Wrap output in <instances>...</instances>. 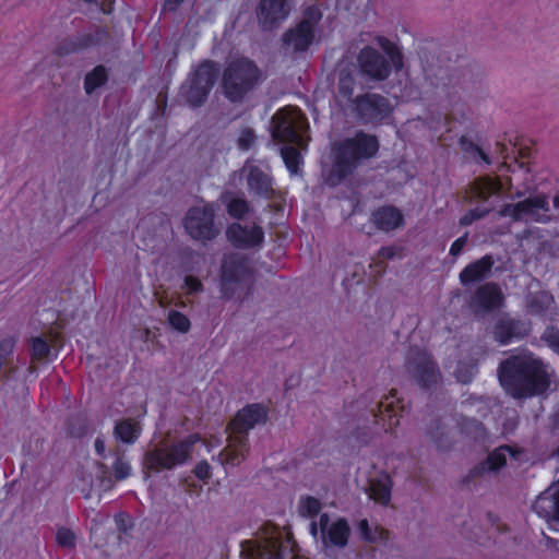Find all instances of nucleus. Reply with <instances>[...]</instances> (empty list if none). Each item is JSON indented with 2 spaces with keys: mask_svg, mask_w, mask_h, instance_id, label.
Listing matches in <instances>:
<instances>
[{
  "mask_svg": "<svg viewBox=\"0 0 559 559\" xmlns=\"http://www.w3.org/2000/svg\"><path fill=\"white\" fill-rule=\"evenodd\" d=\"M498 379L504 391L514 399L545 394L554 370L532 353L511 355L499 364Z\"/></svg>",
  "mask_w": 559,
  "mask_h": 559,
  "instance_id": "obj_1",
  "label": "nucleus"
},
{
  "mask_svg": "<svg viewBox=\"0 0 559 559\" xmlns=\"http://www.w3.org/2000/svg\"><path fill=\"white\" fill-rule=\"evenodd\" d=\"M267 418V408L259 403L249 404L238 411L226 428L227 444L219 452L217 460L223 465H240L250 452L248 432L255 426L264 425Z\"/></svg>",
  "mask_w": 559,
  "mask_h": 559,
  "instance_id": "obj_2",
  "label": "nucleus"
},
{
  "mask_svg": "<svg viewBox=\"0 0 559 559\" xmlns=\"http://www.w3.org/2000/svg\"><path fill=\"white\" fill-rule=\"evenodd\" d=\"M378 151L377 136L364 131L338 142L334 147V162L328 176V183L332 187L340 185L354 174L361 162L372 158Z\"/></svg>",
  "mask_w": 559,
  "mask_h": 559,
  "instance_id": "obj_3",
  "label": "nucleus"
},
{
  "mask_svg": "<svg viewBox=\"0 0 559 559\" xmlns=\"http://www.w3.org/2000/svg\"><path fill=\"white\" fill-rule=\"evenodd\" d=\"M253 286L249 260L243 254H225L221 265L219 292L225 299L246 300Z\"/></svg>",
  "mask_w": 559,
  "mask_h": 559,
  "instance_id": "obj_4",
  "label": "nucleus"
},
{
  "mask_svg": "<svg viewBox=\"0 0 559 559\" xmlns=\"http://www.w3.org/2000/svg\"><path fill=\"white\" fill-rule=\"evenodd\" d=\"M200 441L199 435H190L187 438L167 444L160 442L148 449L143 459V466L152 472L159 473L165 469H174L186 464L192 453V449Z\"/></svg>",
  "mask_w": 559,
  "mask_h": 559,
  "instance_id": "obj_5",
  "label": "nucleus"
},
{
  "mask_svg": "<svg viewBox=\"0 0 559 559\" xmlns=\"http://www.w3.org/2000/svg\"><path fill=\"white\" fill-rule=\"evenodd\" d=\"M200 441L199 435H190L187 438L167 444L160 442L148 449L143 459V466L152 472L159 473L165 469H174L186 464L192 453V449Z\"/></svg>",
  "mask_w": 559,
  "mask_h": 559,
  "instance_id": "obj_6",
  "label": "nucleus"
},
{
  "mask_svg": "<svg viewBox=\"0 0 559 559\" xmlns=\"http://www.w3.org/2000/svg\"><path fill=\"white\" fill-rule=\"evenodd\" d=\"M308 128L307 118L297 107H284L271 120L272 138L282 143L295 144L300 150L307 146Z\"/></svg>",
  "mask_w": 559,
  "mask_h": 559,
  "instance_id": "obj_7",
  "label": "nucleus"
},
{
  "mask_svg": "<svg viewBox=\"0 0 559 559\" xmlns=\"http://www.w3.org/2000/svg\"><path fill=\"white\" fill-rule=\"evenodd\" d=\"M259 79L260 71L251 60L236 59L223 73V93L230 102H240L258 84Z\"/></svg>",
  "mask_w": 559,
  "mask_h": 559,
  "instance_id": "obj_8",
  "label": "nucleus"
},
{
  "mask_svg": "<svg viewBox=\"0 0 559 559\" xmlns=\"http://www.w3.org/2000/svg\"><path fill=\"white\" fill-rule=\"evenodd\" d=\"M502 192V182L498 177L479 176L469 183L467 195L471 202L480 203L467 211L461 218V226H469L474 222L484 218L495 209L491 198H499Z\"/></svg>",
  "mask_w": 559,
  "mask_h": 559,
  "instance_id": "obj_9",
  "label": "nucleus"
},
{
  "mask_svg": "<svg viewBox=\"0 0 559 559\" xmlns=\"http://www.w3.org/2000/svg\"><path fill=\"white\" fill-rule=\"evenodd\" d=\"M386 43L384 49L389 57L370 46L364 47L357 56L359 72L369 81H384L390 76L392 66L395 68L402 66L401 52L391 43Z\"/></svg>",
  "mask_w": 559,
  "mask_h": 559,
  "instance_id": "obj_10",
  "label": "nucleus"
},
{
  "mask_svg": "<svg viewBox=\"0 0 559 559\" xmlns=\"http://www.w3.org/2000/svg\"><path fill=\"white\" fill-rule=\"evenodd\" d=\"M218 78L215 62L205 60L191 71L180 86V96L191 106H202Z\"/></svg>",
  "mask_w": 559,
  "mask_h": 559,
  "instance_id": "obj_11",
  "label": "nucleus"
},
{
  "mask_svg": "<svg viewBox=\"0 0 559 559\" xmlns=\"http://www.w3.org/2000/svg\"><path fill=\"white\" fill-rule=\"evenodd\" d=\"M321 19L322 12L317 5L307 7L300 22L282 35L285 53L295 55L307 51L314 40L316 28Z\"/></svg>",
  "mask_w": 559,
  "mask_h": 559,
  "instance_id": "obj_12",
  "label": "nucleus"
},
{
  "mask_svg": "<svg viewBox=\"0 0 559 559\" xmlns=\"http://www.w3.org/2000/svg\"><path fill=\"white\" fill-rule=\"evenodd\" d=\"M352 110L361 124L378 126L393 112L390 99L378 93H365L352 99Z\"/></svg>",
  "mask_w": 559,
  "mask_h": 559,
  "instance_id": "obj_13",
  "label": "nucleus"
},
{
  "mask_svg": "<svg viewBox=\"0 0 559 559\" xmlns=\"http://www.w3.org/2000/svg\"><path fill=\"white\" fill-rule=\"evenodd\" d=\"M548 198L537 194L518 203L503 205L498 212L500 217H510L514 222L548 223L550 221Z\"/></svg>",
  "mask_w": 559,
  "mask_h": 559,
  "instance_id": "obj_14",
  "label": "nucleus"
},
{
  "mask_svg": "<svg viewBox=\"0 0 559 559\" xmlns=\"http://www.w3.org/2000/svg\"><path fill=\"white\" fill-rule=\"evenodd\" d=\"M215 211L212 204L193 206L188 210L183 226L189 236L197 240H212L219 230L214 224Z\"/></svg>",
  "mask_w": 559,
  "mask_h": 559,
  "instance_id": "obj_15",
  "label": "nucleus"
},
{
  "mask_svg": "<svg viewBox=\"0 0 559 559\" xmlns=\"http://www.w3.org/2000/svg\"><path fill=\"white\" fill-rule=\"evenodd\" d=\"M406 368L417 384L425 389L436 385L440 377L438 366L431 356L423 350L411 353Z\"/></svg>",
  "mask_w": 559,
  "mask_h": 559,
  "instance_id": "obj_16",
  "label": "nucleus"
},
{
  "mask_svg": "<svg viewBox=\"0 0 559 559\" xmlns=\"http://www.w3.org/2000/svg\"><path fill=\"white\" fill-rule=\"evenodd\" d=\"M283 547L282 536L272 534L245 542L242 552H246L249 559H283Z\"/></svg>",
  "mask_w": 559,
  "mask_h": 559,
  "instance_id": "obj_17",
  "label": "nucleus"
},
{
  "mask_svg": "<svg viewBox=\"0 0 559 559\" xmlns=\"http://www.w3.org/2000/svg\"><path fill=\"white\" fill-rule=\"evenodd\" d=\"M289 12V0H261L257 16L262 29L272 31L288 17Z\"/></svg>",
  "mask_w": 559,
  "mask_h": 559,
  "instance_id": "obj_18",
  "label": "nucleus"
},
{
  "mask_svg": "<svg viewBox=\"0 0 559 559\" xmlns=\"http://www.w3.org/2000/svg\"><path fill=\"white\" fill-rule=\"evenodd\" d=\"M228 240L236 248L250 249L260 246L264 240V231L259 225L231 224L226 231Z\"/></svg>",
  "mask_w": 559,
  "mask_h": 559,
  "instance_id": "obj_19",
  "label": "nucleus"
},
{
  "mask_svg": "<svg viewBox=\"0 0 559 559\" xmlns=\"http://www.w3.org/2000/svg\"><path fill=\"white\" fill-rule=\"evenodd\" d=\"M329 515L323 513L320 515L319 526L322 533V540L325 546L331 545L343 548L347 545L349 537V526L345 519H338L329 526Z\"/></svg>",
  "mask_w": 559,
  "mask_h": 559,
  "instance_id": "obj_20",
  "label": "nucleus"
},
{
  "mask_svg": "<svg viewBox=\"0 0 559 559\" xmlns=\"http://www.w3.org/2000/svg\"><path fill=\"white\" fill-rule=\"evenodd\" d=\"M503 296L500 287L496 283H486L480 285L473 294L471 307L475 311L488 312L499 308Z\"/></svg>",
  "mask_w": 559,
  "mask_h": 559,
  "instance_id": "obj_21",
  "label": "nucleus"
},
{
  "mask_svg": "<svg viewBox=\"0 0 559 559\" xmlns=\"http://www.w3.org/2000/svg\"><path fill=\"white\" fill-rule=\"evenodd\" d=\"M493 264L495 259L491 254H486L480 259L471 262L459 274L461 285L467 287L488 278L491 274Z\"/></svg>",
  "mask_w": 559,
  "mask_h": 559,
  "instance_id": "obj_22",
  "label": "nucleus"
},
{
  "mask_svg": "<svg viewBox=\"0 0 559 559\" xmlns=\"http://www.w3.org/2000/svg\"><path fill=\"white\" fill-rule=\"evenodd\" d=\"M527 333L528 326L525 322L510 317L499 319L493 330L495 340L503 345L523 338Z\"/></svg>",
  "mask_w": 559,
  "mask_h": 559,
  "instance_id": "obj_23",
  "label": "nucleus"
},
{
  "mask_svg": "<svg viewBox=\"0 0 559 559\" xmlns=\"http://www.w3.org/2000/svg\"><path fill=\"white\" fill-rule=\"evenodd\" d=\"M242 171L246 174L247 186L250 192L265 199L273 194L272 178L258 166H245Z\"/></svg>",
  "mask_w": 559,
  "mask_h": 559,
  "instance_id": "obj_24",
  "label": "nucleus"
},
{
  "mask_svg": "<svg viewBox=\"0 0 559 559\" xmlns=\"http://www.w3.org/2000/svg\"><path fill=\"white\" fill-rule=\"evenodd\" d=\"M533 510L546 521H559V488L542 492L533 504Z\"/></svg>",
  "mask_w": 559,
  "mask_h": 559,
  "instance_id": "obj_25",
  "label": "nucleus"
},
{
  "mask_svg": "<svg viewBox=\"0 0 559 559\" xmlns=\"http://www.w3.org/2000/svg\"><path fill=\"white\" fill-rule=\"evenodd\" d=\"M372 222L382 231H392L404 226L402 212L393 206L385 205L372 213Z\"/></svg>",
  "mask_w": 559,
  "mask_h": 559,
  "instance_id": "obj_26",
  "label": "nucleus"
},
{
  "mask_svg": "<svg viewBox=\"0 0 559 559\" xmlns=\"http://www.w3.org/2000/svg\"><path fill=\"white\" fill-rule=\"evenodd\" d=\"M393 481L389 474L381 473L374 478L369 479L366 492L369 498L377 503L386 507L391 501Z\"/></svg>",
  "mask_w": 559,
  "mask_h": 559,
  "instance_id": "obj_27",
  "label": "nucleus"
},
{
  "mask_svg": "<svg viewBox=\"0 0 559 559\" xmlns=\"http://www.w3.org/2000/svg\"><path fill=\"white\" fill-rule=\"evenodd\" d=\"M427 436L438 450H449L453 443V437L448 425L440 418L433 419L427 428Z\"/></svg>",
  "mask_w": 559,
  "mask_h": 559,
  "instance_id": "obj_28",
  "label": "nucleus"
},
{
  "mask_svg": "<svg viewBox=\"0 0 559 559\" xmlns=\"http://www.w3.org/2000/svg\"><path fill=\"white\" fill-rule=\"evenodd\" d=\"M142 427L132 418L118 420L114 428V437L127 444H133L140 437Z\"/></svg>",
  "mask_w": 559,
  "mask_h": 559,
  "instance_id": "obj_29",
  "label": "nucleus"
},
{
  "mask_svg": "<svg viewBox=\"0 0 559 559\" xmlns=\"http://www.w3.org/2000/svg\"><path fill=\"white\" fill-rule=\"evenodd\" d=\"M93 43L91 35H78L62 39L56 47L55 52L58 56H68L87 48Z\"/></svg>",
  "mask_w": 559,
  "mask_h": 559,
  "instance_id": "obj_30",
  "label": "nucleus"
},
{
  "mask_svg": "<svg viewBox=\"0 0 559 559\" xmlns=\"http://www.w3.org/2000/svg\"><path fill=\"white\" fill-rule=\"evenodd\" d=\"M369 413L377 424L379 423L378 418L381 417V420H383L382 427L385 431L399 425V419L393 420L395 414H393L392 403L376 402L369 406Z\"/></svg>",
  "mask_w": 559,
  "mask_h": 559,
  "instance_id": "obj_31",
  "label": "nucleus"
},
{
  "mask_svg": "<svg viewBox=\"0 0 559 559\" xmlns=\"http://www.w3.org/2000/svg\"><path fill=\"white\" fill-rule=\"evenodd\" d=\"M516 454L518 452L511 447L501 445L488 454L483 467L490 472H497L507 464L508 457H515Z\"/></svg>",
  "mask_w": 559,
  "mask_h": 559,
  "instance_id": "obj_32",
  "label": "nucleus"
},
{
  "mask_svg": "<svg viewBox=\"0 0 559 559\" xmlns=\"http://www.w3.org/2000/svg\"><path fill=\"white\" fill-rule=\"evenodd\" d=\"M222 202L226 205L227 213L234 218H242L249 212V203L234 192L226 191L222 194Z\"/></svg>",
  "mask_w": 559,
  "mask_h": 559,
  "instance_id": "obj_33",
  "label": "nucleus"
},
{
  "mask_svg": "<svg viewBox=\"0 0 559 559\" xmlns=\"http://www.w3.org/2000/svg\"><path fill=\"white\" fill-rule=\"evenodd\" d=\"M552 304L554 297L547 292L530 294L526 299L527 311L535 316L545 313Z\"/></svg>",
  "mask_w": 559,
  "mask_h": 559,
  "instance_id": "obj_34",
  "label": "nucleus"
},
{
  "mask_svg": "<svg viewBox=\"0 0 559 559\" xmlns=\"http://www.w3.org/2000/svg\"><path fill=\"white\" fill-rule=\"evenodd\" d=\"M108 81V71L106 67L99 64L86 73L84 78V90L87 95L93 94L98 87L105 85Z\"/></svg>",
  "mask_w": 559,
  "mask_h": 559,
  "instance_id": "obj_35",
  "label": "nucleus"
},
{
  "mask_svg": "<svg viewBox=\"0 0 559 559\" xmlns=\"http://www.w3.org/2000/svg\"><path fill=\"white\" fill-rule=\"evenodd\" d=\"M423 71L426 80L435 87H445L448 82V71L441 66H433L428 61L423 62Z\"/></svg>",
  "mask_w": 559,
  "mask_h": 559,
  "instance_id": "obj_36",
  "label": "nucleus"
},
{
  "mask_svg": "<svg viewBox=\"0 0 559 559\" xmlns=\"http://www.w3.org/2000/svg\"><path fill=\"white\" fill-rule=\"evenodd\" d=\"M356 85L355 72L352 68L341 69L338 74L337 90L341 96L352 99Z\"/></svg>",
  "mask_w": 559,
  "mask_h": 559,
  "instance_id": "obj_37",
  "label": "nucleus"
},
{
  "mask_svg": "<svg viewBox=\"0 0 559 559\" xmlns=\"http://www.w3.org/2000/svg\"><path fill=\"white\" fill-rule=\"evenodd\" d=\"M281 155L292 174H297L299 170V164L301 162V155L297 147L293 145H285L281 148Z\"/></svg>",
  "mask_w": 559,
  "mask_h": 559,
  "instance_id": "obj_38",
  "label": "nucleus"
},
{
  "mask_svg": "<svg viewBox=\"0 0 559 559\" xmlns=\"http://www.w3.org/2000/svg\"><path fill=\"white\" fill-rule=\"evenodd\" d=\"M460 147L464 153L471 154L474 159L477 157L480 158L485 164L490 165L491 160L489 156L473 141L469 139L462 136L460 139Z\"/></svg>",
  "mask_w": 559,
  "mask_h": 559,
  "instance_id": "obj_39",
  "label": "nucleus"
},
{
  "mask_svg": "<svg viewBox=\"0 0 559 559\" xmlns=\"http://www.w3.org/2000/svg\"><path fill=\"white\" fill-rule=\"evenodd\" d=\"M167 321L174 330L180 333H187L191 326L188 317L177 310H170L168 312Z\"/></svg>",
  "mask_w": 559,
  "mask_h": 559,
  "instance_id": "obj_40",
  "label": "nucleus"
},
{
  "mask_svg": "<svg viewBox=\"0 0 559 559\" xmlns=\"http://www.w3.org/2000/svg\"><path fill=\"white\" fill-rule=\"evenodd\" d=\"M359 532L361 534V537L369 543H377L381 539H383L385 531L376 526L374 528H371L369 526V523L366 519L361 520L359 522Z\"/></svg>",
  "mask_w": 559,
  "mask_h": 559,
  "instance_id": "obj_41",
  "label": "nucleus"
},
{
  "mask_svg": "<svg viewBox=\"0 0 559 559\" xmlns=\"http://www.w3.org/2000/svg\"><path fill=\"white\" fill-rule=\"evenodd\" d=\"M321 510V502L313 497H306L300 500L299 513L302 516L312 518Z\"/></svg>",
  "mask_w": 559,
  "mask_h": 559,
  "instance_id": "obj_42",
  "label": "nucleus"
},
{
  "mask_svg": "<svg viewBox=\"0 0 559 559\" xmlns=\"http://www.w3.org/2000/svg\"><path fill=\"white\" fill-rule=\"evenodd\" d=\"M115 455L116 461L112 465L115 478L117 480H123L129 477L131 473V466L127 461L123 460V455L119 450L115 452Z\"/></svg>",
  "mask_w": 559,
  "mask_h": 559,
  "instance_id": "obj_43",
  "label": "nucleus"
},
{
  "mask_svg": "<svg viewBox=\"0 0 559 559\" xmlns=\"http://www.w3.org/2000/svg\"><path fill=\"white\" fill-rule=\"evenodd\" d=\"M50 354V346L48 342L40 337H34L32 340V357L36 360H43Z\"/></svg>",
  "mask_w": 559,
  "mask_h": 559,
  "instance_id": "obj_44",
  "label": "nucleus"
},
{
  "mask_svg": "<svg viewBox=\"0 0 559 559\" xmlns=\"http://www.w3.org/2000/svg\"><path fill=\"white\" fill-rule=\"evenodd\" d=\"M75 534L67 527H60L56 534V542L59 546L63 548H74L75 547Z\"/></svg>",
  "mask_w": 559,
  "mask_h": 559,
  "instance_id": "obj_45",
  "label": "nucleus"
},
{
  "mask_svg": "<svg viewBox=\"0 0 559 559\" xmlns=\"http://www.w3.org/2000/svg\"><path fill=\"white\" fill-rule=\"evenodd\" d=\"M461 428L463 432L477 438L483 435L484 427L483 424L474 418H464L461 423Z\"/></svg>",
  "mask_w": 559,
  "mask_h": 559,
  "instance_id": "obj_46",
  "label": "nucleus"
},
{
  "mask_svg": "<svg viewBox=\"0 0 559 559\" xmlns=\"http://www.w3.org/2000/svg\"><path fill=\"white\" fill-rule=\"evenodd\" d=\"M542 340L555 352L559 355V329L555 326L547 328L543 335Z\"/></svg>",
  "mask_w": 559,
  "mask_h": 559,
  "instance_id": "obj_47",
  "label": "nucleus"
},
{
  "mask_svg": "<svg viewBox=\"0 0 559 559\" xmlns=\"http://www.w3.org/2000/svg\"><path fill=\"white\" fill-rule=\"evenodd\" d=\"M255 142V134L252 129H245L238 139V146L241 150H249Z\"/></svg>",
  "mask_w": 559,
  "mask_h": 559,
  "instance_id": "obj_48",
  "label": "nucleus"
},
{
  "mask_svg": "<svg viewBox=\"0 0 559 559\" xmlns=\"http://www.w3.org/2000/svg\"><path fill=\"white\" fill-rule=\"evenodd\" d=\"M14 347V341L11 337H7L0 342V368L4 364L8 356L12 353Z\"/></svg>",
  "mask_w": 559,
  "mask_h": 559,
  "instance_id": "obj_49",
  "label": "nucleus"
},
{
  "mask_svg": "<svg viewBox=\"0 0 559 559\" xmlns=\"http://www.w3.org/2000/svg\"><path fill=\"white\" fill-rule=\"evenodd\" d=\"M195 476L201 480H207L211 477V466L206 461H201L195 465Z\"/></svg>",
  "mask_w": 559,
  "mask_h": 559,
  "instance_id": "obj_50",
  "label": "nucleus"
},
{
  "mask_svg": "<svg viewBox=\"0 0 559 559\" xmlns=\"http://www.w3.org/2000/svg\"><path fill=\"white\" fill-rule=\"evenodd\" d=\"M467 239H468V234L467 233L464 234L463 236H461L460 238H457L451 245L450 254L452 257H455V258L459 257L462 253V251H463V249H464V247H465V245L467 242Z\"/></svg>",
  "mask_w": 559,
  "mask_h": 559,
  "instance_id": "obj_51",
  "label": "nucleus"
},
{
  "mask_svg": "<svg viewBox=\"0 0 559 559\" xmlns=\"http://www.w3.org/2000/svg\"><path fill=\"white\" fill-rule=\"evenodd\" d=\"M90 3L98 4L100 11L105 14H110L114 11L115 0H85Z\"/></svg>",
  "mask_w": 559,
  "mask_h": 559,
  "instance_id": "obj_52",
  "label": "nucleus"
},
{
  "mask_svg": "<svg viewBox=\"0 0 559 559\" xmlns=\"http://www.w3.org/2000/svg\"><path fill=\"white\" fill-rule=\"evenodd\" d=\"M185 284L191 292H200L203 288L202 283L197 277L191 275L185 278Z\"/></svg>",
  "mask_w": 559,
  "mask_h": 559,
  "instance_id": "obj_53",
  "label": "nucleus"
},
{
  "mask_svg": "<svg viewBox=\"0 0 559 559\" xmlns=\"http://www.w3.org/2000/svg\"><path fill=\"white\" fill-rule=\"evenodd\" d=\"M396 254V248L395 247H382L379 250V257L381 259L391 260Z\"/></svg>",
  "mask_w": 559,
  "mask_h": 559,
  "instance_id": "obj_54",
  "label": "nucleus"
},
{
  "mask_svg": "<svg viewBox=\"0 0 559 559\" xmlns=\"http://www.w3.org/2000/svg\"><path fill=\"white\" fill-rule=\"evenodd\" d=\"M94 447L99 456H105V441L102 438H96Z\"/></svg>",
  "mask_w": 559,
  "mask_h": 559,
  "instance_id": "obj_55",
  "label": "nucleus"
},
{
  "mask_svg": "<svg viewBox=\"0 0 559 559\" xmlns=\"http://www.w3.org/2000/svg\"><path fill=\"white\" fill-rule=\"evenodd\" d=\"M356 439L359 443L367 444L371 439V435L370 432L364 431L361 436L357 435Z\"/></svg>",
  "mask_w": 559,
  "mask_h": 559,
  "instance_id": "obj_56",
  "label": "nucleus"
},
{
  "mask_svg": "<svg viewBox=\"0 0 559 559\" xmlns=\"http://www.w3.org/2000/svg\"><path fill=\"white\" fill-rule=\"evenodd\" d=\"M185 0H166V7L174 11L176 10Z\"/></svg>",
  "mask_w": 559,
  "mask_h": 559,
  "instance_id": "obj_57",
  "label": "nucleus"
},
{
  "mask_svg": "<svg viewBox=\"0 0 559 559\" xmlns=\"http://www.w3.org/2000/svg\"><path fill=\"white\" fill-rule=\"evenodd\" d=\"M309 528H310V533H311V535H312L313 537H317V535H318V531H319V528H318V523H317L316 521H312V522L310 523V527H309Z\"/></svg>",
  "mask_w": 559,
  "mask_h": 559,
  "instance_id": "obj_58",
  "label": "nucleus"
},
{
  "mask_svg": "<svg viewBox=\"0 0 559 559\" xmlns=\"http://www.w3.org/2000/svg\"><path fill=\"white\" fill-rule=\"evenodd\" d=\"M158 304H159V306H160L162 308H166V307H168V301H166V300H165V299H163V298H160V299L158 300Z\"/></svg>",
  "mask_w": 559,
  "mask_h": 559,
  "instance_id": "obj_59",
  "label": "nucleus"
},
{
  "mask_svg": "<svg viewBox=\"0 0 559 559\" xmlns=\"http://www.w3.org/2000/svg\"><path fill=\"white\" fill-rule=\"evenodd\" d=\"M497 150H499L500 153H503V150L506 148L504 144L497 142L496 144Z\"/></svg>",
  "mask_w": 559,
  "mask_h": 559,
  "instance_id": "obj_60",
  "label": "nucleus"
},
{
  "mask_svg": "<svg viewBox=\"0 0 559 559\" xmlns=\"http://www.w3.org/2000/svg\"><path fill=\"white\" fill-rule=\"evenodd\" d=\"M554 206L559 209V194L554 198Z\"/></svg>",
  "mask_w": 559,
  "mask_h": 559,
  "instance_id": "obj_61",
  "label": "nucleus"
},
{
  "mask_svg": "<svg viewBox=\"0 0 559 559\" xmlns=\"http://www.w3.org/2000/svg\"><path fill=\"white\" fill-rule=\"evenodd\" d=\"M99 468L103 471V473L107 472V466L103 463L99 464Z\"/></svg>",
  "mask_w": 559,
  "mask_h": 559,
  "instance_id": "obj_62",
  "label": "nucleus"
},
{
  "mask_svg": "<svg viewBox=\"0 0 559 559\" xmlns=\"http://www.w3.org/2000/svg\"><path fill=\"white\" fill-rule=\"evenodd\" d=\"M514 197L515 198H522L523 197V192H516Z\"/></svg>",
  "mask_w": 559,
  "mask_h": 559,
  "instance_id": "obj_63",
  "label": "nucleus"
},
{
  "mask_svg": "<svg viewBox=\"0 0 559 559\" xmlns=\"http://www.w3.org/2000/svg\"><path fill=\"white\" fill-rule=\"evenodd\" d=\"M554 454L559 457V447L555 450Z\"/></svg>",
  "mask_w": 559,
  "mask_h": 559,
  "instance_id": "obj_64",
  "label": "nucleus"
}]
</instances>
